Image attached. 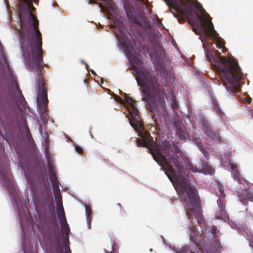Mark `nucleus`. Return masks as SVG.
Listing matches in <instances>:
<instances>
[{
  "instance_id": "f257e3e1",
  "label": "nucleus",
  "mask_w": 253,
  "mask_h": 253,
  "mask_svg": "<svg viewBox=\"0 0 253 253\" xmlns=\"http://www.w3.org/2000/svg\"><path fill=\"white\" fill-rule=\"evenodd\" d=\"M159 155L155 161L165 171L172 182L184 206L187 217L192 220L195 216L199 224L204 222L202 210L197 190L187 179L188 170L198 172V169L189 161L177 146L173 151L170 143L164 140L159 144Z\"/></svg>"
},
{
  "instance_id": "f03ea898",
  "label": "nucleus",
  "mask_w": 253,
  "mask_h": 253,
  "mask_svg": "<svg viewBox=\"0 0 253 253\" xmlns=\"http://www.w3.org/2000/svg\"><path fill=\"white\" fill-rule=\"evenodd\" d=\"M20 7L23 13L20 20L23 27V34L21 37V48L25 58L32 61V68L36 71V81L38 86L37 100L47 99V88L42 74V63L43 62L42 36L39 29V21L33 14L36 10L33 1L38 4V0H23Z\"/></svg>"
},
{
  "instance_id": "7ed1b4c3",
  "label": "nucleus",
  "mask_w": 253,
  "mask_h": 253,
  "mask_svg": "<svg viewBox=\"0 0 253 253\" xmlns=\"http://www.w3.org/2000/svg\"><path fill=\"white\" fill-rule=\"evenodd\" d=\"M170 8H173L177 12H172L179 23H183L187 19L188 22L192 26L194 25L195 20L193 18L196 14L197 18L200 22V26L205 34L208 36L216 40L217 46L221 48H225L224 43L221 38H218V33L214 29L211 19L209 14L201 6L199 8L200 14L194 12L192 3L189 0H164Z\"/></svg>"
},
{
  "instance_id": "20e7f679",
  "label": "nucleus",
  "mask_w": 253,
  "mask_h": 253,
  "mask_svg": "<svg viewBox=\"0 0 253 253\" xmlns=\"http://www.w3.org/2000/svg\"><path fill=\"white\" fill-rule=\"evenodd\" d=\"M137 83L142 89V101H146L152 113L164 111L166 108L164 89L158 83L153 71L141 69L136 72Z\"/></svg>"
},
{
  "instance_id": "39448f33",
  "label": "nucleus",
  "mask_w": 253,
  "mask_h": 253,
  "mask_svg": "<svg viewBox=\"0 0 253 253\" xmlns=\"http://www.w3.org/2000/svg\"><path fill=\"white\" fill-rule=\"evenodd\" d=\"M204 49L207 60L214 63L215 69L217 71L223 85L229 91L236 89L237 84L241 79L242 73L235 59L222 56L215 58L210 51L206 49L205 45Z\"/></svg>"
},
{
  "instance_id": "423d86ee",
  "label": "nucleus",
  "mask_w": 253,
  "mask_h": 253,
  "mask_svg": "<svg viewBox=\"0 0 253 253\" xmlns=\"http://www.w3.org/2000/svg\"><path fill=\"white\" fill-rule=\"evenodd\" d=\"M133 128L139 133V136L143 141H142L138 138L137 139V146L148 148L154 159L155 158L157 159L159 152V144L158 145L156 142L154 141L149 132L144 128L141 122L140 127Z\"/></svg>"
},
{
  "instance_id": "0eeeda50",
  "label": "nucleus",
  "mask_w": 253,
  "mask_h": 253,
  "mask_svg": "<svg viewBox=\"0 0 253 253\" xmlns=\"http://www.w3.org/2000/svg\"><path fill=\"white\" fill-rule=\"evenodd\" d=\"M40 216L45 220L50 216L52 219L50 222H56L55 206L52 196L46 195L44 197L42 203V207L40 211Z\"/></svg>"
},
{
  "instance_id": "6e6552de",
  "label": "nucleus",
  "mask_w": 253,
  "mask_h": 253,
  "mask_svg": "<svg viewBox=\"0 0 253 253\" xmlns=\"http://www.w3.org/2000/svg\"><path fill=\"white\" fill-rule=\"evenodd\" d=\"M126 107L130 115L129 122L132 127H140L141 121L139 120L138 110L136 107L135 101L129 97L125 98Z\"/></svg>"
},
{
  "instance_id": "1a4fd4ad",
  "label": "nucleus",
  "mask_w": 253,
  "mask_h": 253,
  "mask_svg": "<svg viewBox=\"0 0 253 253\" xmlns=\"http://www.w3.org/2000/svg\"><path fill=\"white\" fill-rule=\"evenodd\" d=\"M202 130L212 141L216 143L221 142V137L219 130H213V128L207 119H202L199 123Z\"/></svg>"
},
{
  "instance_id": "9d476101",
  "label": "nucleus",
  "mask_w": 253,
  "mask_h": 253,
  "mask_svg": "<svg viewBox=\"0 0 253 253\" xmlns=\"http://www.w3.org/2000/svg\"><path fill=\"white\" fill-rule=\"evenodd\" d=\"M238 195L241 198V202L245 204V201L248 200L253 202V195L247 189H243L242 191H238Z\"/></svg>"
},
{
  "instance_id": "9b49d317",
  "label": "nucleus",
  "mask_w": 253,
  "mask_h": 253,
  "mask_svg": "<svg viewBox=\"0 0 253 253\" xmlns=\"http://www.w3.org/2000/svg\"><path fill=\"white\" fill-rule=\"evenodd\" d=\"M49 179L55 190H59V182L56 177V173L52 169H50Z\"/></svg>"
},
{
  "instance_id": "f8f14e48",
  "label": "nucleus",
  "mask_w": 253,
  "mask_h": 253,
  "mask_svg": "<svg viewBox=\"0 0 253 253\" xmlns=\"http://www.w3.org/2000/svg\"><path fill=\"white\" fill-rule=\"evenodd\" d=\"M0 179L3 182L7 183L10 187V179L8 176V168L7 166H4L3 169H0Z\"/></svg>"
},
{
  "instance_id": "ddd939ff",
  "label": "nucleus",
  "mask_w": 253,
  "mask_h": 253,
  "mask_svg": "<svg viewBox=\"0 0 253 253\" xmlns=\"http://www.w3.org/2000/svg\"><path fill=\"white\" fill-rule=\"evenodd\" d=\"M190 230V237L191 240H192L195 244H197L199 242L198 234L199 232L197 230V228L193 225H191L189 227Z\"/></svg>"
},
{
  "instance_id": "4468645a",
  "label": "nucleus",
  "mask_w": 253,
  "mask_h": 253,
  "mask_svg": "<svg viewBox=\"0 0 253 253\" xmlns=\"http://www.w3.org/2000/svg\"><path fill=\"white\" fill-rule=\"evenodd\" d=\"M57 204V214L60 220L66 219L65 213L64 211L62 201H58L56 202Z\"/></svg>"
},
{
  "instance_id": "2eb2a0df",
  "label": "nucleus",
  "mask_w": 253,
  "mask_h": 253,
  "mask_svg": "<svg viewBox=\"0 0 253 253\" xmlns=\"http://www.w3.org/2000/svg\"><path fill=\"white\" fill-rule=\"evenodd\" d=\"M85 211L86 222L88 225V227L90 229L91 228V222L92 220V218L91 217V215L92 213V209L90 206L85 205Z\"/></svg>"
},
{
  "instance_id": "dca6fc26",
  "label": "nucleus",
  "mask_w": 253,
  "mask_h": 253,
  "mask_svg": "<svg viewBox=\"0 0 253 253\" xmlns=\"http://www.w3.org/2000/svg\"><path fill=\"white\" fill-rule=\"evenodd\" d=\"M196 143L197 144L199 150L203 154L206 159L207 160H209L210 156L209 152L207 148L204 147L203 145L202 144L201 141L199 139L197 140Z\"/></svg>"
},
{
  "instance_id": "f3484780",
  "label": "nucleus",
  "mask_w": 253,
  "mask_h": 253,
  "mask_svg": "<svg viewBox=\"0 0 253 253\" xmlns=\"http://www.w3.org/2000/svg\"><path fill=\"white\" fill-rule=\"evenodd\" d=\"M61 226L62 230L67 235L69 234V232L70 231V228L69 225L68 224L66 219H63L62 220H60Z\"/></svg>"
},
{
  "instance_id": "a211bd4d",
  "label": "nucleus",
  "mask_w": 253,
  "mask_h": 253,
  "mask_svg": "<svg viewBox=\"0 0 253 253\" xmlns=\"http://www.w3.org/2000/svg\"><path fill=\"white\" fill-rule=\"evenodd\" d=\"M176 134L181 140L185 139L187 136V132L184 131L182 128L180 127L176 129Z\"/></svg>"
},
{
  "instance_id": "6ab92c4d",
  "label": "nucleus",
  "mask_w": 253,
  "mask_h": 253,
  "mask_svg": "<svg viewBox=\"0 0 253 253\" xmlns=\"http://www.w3.org/2000/svg\"><path fill=\"white\" fill-rule=\"evenodd\" d=\"M203 169L206 172L211 175L213 174L215 171L214 169L208 164H203Z\"/></svg>"
},
{
  "instance_id": "aec40b11",
  "label": "nucleus",
  "mask_w": 253,
  "mask_h": 253,
  "mask_svg": "<svg viewBox=\"0 0 253 253\" xmlns=\"http://www.w3.org/2000/svg\"><path fill=\"white\" fill-rule=\"evenodd\" d=\"M233 175L234 179L235 181H237L238 183H242V180L241 177V174L237 169H236L233 172Z\"/></svg>"
},
{
  "instance_id": "412c9836",
  "label": "nucleus",
  "mask_w": 253,
  "mask_h": 253,
  "mask_svg": "<svg viewBox=\"0 0 253 253\" xmlns=\"http://www.w3.org/2000/svg\"><path fill=\"white\" fill-rule=\"evenodd\" d=\"M171 106L174 112L178 110L179 105L175 96H172L171 98Z\"/></svg>"
},
{
  "instance_id": "4be33fe9",
  "label": "nucleus",
  "mask_w": 253,
  "mask_h": 253,
  "mask_svg": "<svg viewBox=\"0 0 253 253\" xmlns=\"http://www.w3.org/2000/svg\"><path fill=\"white\" fill-rule=\"evenodd\" d=\"M126 14L130 20H131L134 23L138 24L139 21L137 18L132 14V12L126 11Z\"/></svg>"
},
{
  "instance_id": "5701e85b",
  "label": "nucleus",
  "mask_w": 253,
  "mask_h": 253,
  "mask_svg": "<svg viewBox=\"0 0 253 253\" xmlns=\"http://www.w3.org/2000/svg\"><path fill=\"white\" fill-rule=\"evenodd\" d=\"M131 50H134V49L132 48V47H131V49L129 47H126V53L127 55H128V56L129 57V60L130 61H131L132 59L134 58V56H133V55Z\"/></svg>"
},
{
  "instance_id": "b1692460",
  "label": "nucleus",
  "mask_w": 253,
  "mask_h": 253,
  "mask_svg": "<svg viewBox=\"0 0 253 253\" xmlns=\"http://www.w3.org/2000/svg\"><path fill=\"white\" fill-rule=\"evenodd\" d=\"M15 89L16 90H17V91L18 92L19 98L20 99H23L24 100H25L24 96H23V94H22V92H21V90L20 89L17 83H15Z\"/></svg>"
},
{
  "instance_id": "393cba45",
  "label": "nucleus",
  "mask_w": 253,
  "mask_h": 253,
  "mask_svg": "<svg viewBox=\"0 0 253 253\" xmlns=\"http://www.w3.org/2000/svg\"><path fill=\"white\" fill-rule=\"evenodd\" d=\"M216 230H217V227L215 225L212 226L210 229V232L213 238L215 237L216 236V234H217Z\"/></svg>"
},
{
  "instance_id": "a878e982",
  "label": "nucleus",
  "mask_w": 253,
  "mask_h": 253,
  "mask_svg": "<svg viewBox=\"0 0 253 253\" xmlns=\"http://www.w3.org/2000/svg\"><path fill=\"white\" fill-rule=\"evenodd\" d=\"M219 211H220V214H218L217 213H216L215 214V216H216V218H217V219H221L222 218V216L224 215V214L225 213L224 210L222 208L220 209V210H219Z\"/></svg>"
},
{
  "instance_id": "bb28decb",
  "label": "nucleus",
  "mask_w": 253,
  "mask_h": 253,
  "mask_svg": "<svg viewBox=\"0 0 253 253\" xmlns=\"http://www.w3.org/2000/svg\"><path fill=\"white\" fill-rule=\"evenodd\" d=\"M212 105L217 112H221V110L219 107L218 104L215 100H212Z\"/></svg>"
},
{
  "instance_id": "cd10ccee",
  "label": "nucleus",
  "mask_w": 253,
  "mask_h": 253,
  "mask_svg": "<svg viewBox=\"0 0 253 253\" xmlns=\"http://www.w3.org/2000/svg\"><path fill=\"white\" fill-rule=\"evenodd\" d=\"M75 148L76 151L78 153H79V154H82L83 153V149L80 146H78L77 145H76L75 146Z\"/></svg>"
},
{
  "instance_id": "c85d7f7f",
  "label": "nucleus",
  "mask_w": 253,
  "mask_h": 253,
  "mask_svg": "<svg viewBox=\"0 0 253 253\" xmlns=\"http://www.w3.org/2000/svg\"><path fill=\"white\" fill-rule=\"evenodd\" d=\"M188 247H184L182 249L180 250V252L178 253H188Z\"/></svg>"
},
{
  "instance_id": "c756f323",
  "label": "nucleus",
  "mask_w": 253,
  "mask_h": 253,
  "mask_svg": "<svg viewBox=\"0 0 253 253\" xmlns=\"http://www.w3.org/2000/svg\"><path fill=\"white\" fill-rule=\"evenodd\" d=\"M105 253H118V251L116 250L114 246H112V250L110 252L107 251L106 250H104Z\"/></svg>"
},
{
  "instance_id": "7c9ffc66",
  "label": "nucleus",
  "mask_w": 253,
  "mask_h": 253,
  "mask_svg": "<svg viewBox=\"0 0 253 253\" xmlns=\"http://www.w3.org/2000/svg\"><path fill=\"white\" fill-rule=\"evenodd\" d=\"M115 99L116 101L120 102L121 103H123L124 101L123 99L118 95H116L115 97Z\"/></svg>"
},
{
  "instance_id": "2f4dec72",
  "label": "nucleus",
  "mask_w": 253,
  "mask_h": 253,
  "mask_svg": "<svg viewBox=\"0 0 253 253\" xmlns=\"http://www.w3.org/2000/svg\"><path fill=\"white\" fill-rule=\"evenodd\" d=\"M230 168L231 169L233 170V172H234L236 169H237L236 166L234 165L233 164L230 165Z\"/></svg>"
},
{
  "instance_id": "473e14b6",
  "label": "nucleus",
  "mask_w": 253,
  "mask_h": 253,
  "mask_svg": "<svg viewBox=\"0 0 253 253\" xmlns=\"http://www.w3.org/2000/svg\"><path fill=\"white\" fill-rule=\"evenodd\" d=\"M206 231H204L203 232L202 234V236H203V239L204 240V242H206Z\"/></svg>"
},
{
  "instance_id": "72a5a7b5",
  "label": "nucleus",
  "mask_w": 253,
  "mask_h": 253,
  "mask_svg": "<svg viewBox=\"0 0 253 253\" xmlns=\"http://www.w3.org/2000/svg\"><path fill=\"white\" fill-rule=\"evenodd\" d=\"M4 63L8 70H9V65L8 62V61H6L5 62H4Z\"/></svg>"
},
{
  "instance_id": "f704fd0d",
  "label": "nucleus",
  "mask_w": 253,
  "mask_h": 253,
  "mask_svg": "<svg viewBox=\"0 0 253 253\" xmlns=\"http://www.w3.org/2000/svg\"><path fill=\"white\" fill-rule=\"evenodd\" d=\"M2 57L3 62H5L6 61H7V57H6V56L5 55H2Z\"/></svg>"
},
{
  "instance_id": "c9c22d12",
  "label": "nucleus",
  "mask_w": 253,
  "mask_h": 253,
  "mask_svg": "<svg viewBox=\"0 0 253 253\" xmlns=\"http://www.w3.org/2000/svg\"><path fill=\"white\" fill-rule=\"evenodd\" d=\"M3 111L2 110H0V121H2L3 120V115H1V113H2Z\"/></svg>"
},
{
  "instance_id": "e433bc0d",
  "label": "nucleus",
  "mask_w": 253,
  "mask_h": 253,
  "mask_svg": "<svg viewBox=\"0 0 253 253\" xmlns=\"http://www.w3.org/2000/svg\"><path fill=\"white\" fill-rule=\"evenodd\" d=\"M84 65L85 66V68L87 70H88V68H89V66L86 63H84Z\"/></svg>"
},
{
  "instance_id": "4c0bfd02",
  "label": "nucleus",
  "mask_w": 253,
  "mask_h": 253,
  "mask_svg": "<svg viewBox=\"0 0 253 253\" xmlns=\"http://www.w3.org/2000/svg\"><path fill=\"white\" fill-rule=\"evenodd\" d=\"M90 72L93 75H95L96 74L95 71L93 70H92V69H90Z\"/></svg>"
},
{
  "instance_id": "58836bf2",
  "label": "nucleus",
  "mask_w": 253,
  "mask_h": 253,
  "mask_svg": "<svg viewBox=\"0 0 253 253\" xmlns=\"http://www.w3.org/2000/svg\"><path fill=\"white\" fill-rule=\"evenodd\" d=\"M117 206H118L119 207L120 209L121 208V205L120 204H119V203L117 204Z\"/></svg>"
},
{
  "instance_id": "ea45409f",
  "label": "nucleus",
  "mask_w": 253,
  "mask_h": 253,
  "mask_svg": "<svg viewBox=\"0 0 253 253\" xmlns=\"http://www.w3.org/2000/svg\"><path fill=\"white\" fill-rule=\"evenodd\" d=\"M26 131L27 134H29V129H27V130H26Z\"/></svg>"
},
{
  "instance_id": "a19ab883",
  "label": "nucleus",
  "mask_w": 253,
  "mask_h": 253,
  "mask_svg": "<svg viewBox=\"0 0 253 253\" xmlns=\"http://www.w3.org/2000/svg\"><path fill=\"white\" fill-rule=\"evenodd\" d=\"M81 62H82L83 64H84V63H86L85 62H84V61H83V60H82V61H81Z\"/></svg>"
},
{
  "instance_id": "79ce46f5",
  "label": "nucleus",
  "mask_w": 253,
  "mask_h": 253,
  "mask_svg": "<svg viewBox=\"0 0 253 253\" xmlns=\"http://www.w3.org/2000/svg\"><path fill=\"white\" fill-rule=\"evenodd\" d=\"M191 253H194V252H192Z\"/></svg>"
}]
</instances>
